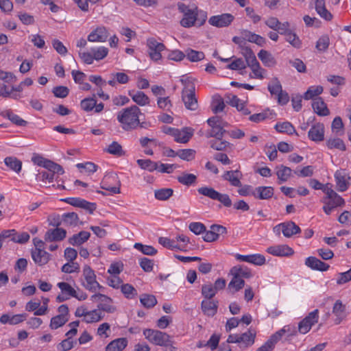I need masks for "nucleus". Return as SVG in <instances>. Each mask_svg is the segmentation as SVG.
Returning <instances> with one entry per match:
<instances>
[{
    "label": "nucleus",
    "mask_w": 351,
    "mask_h": 351,
    "mask_svg": "<svg viewBox=\"0 0 351 351\" xmlns=\"http://www.w3.org/2000/svg\"><path fill=\"white\" fill-rule=\"evenodd\" d=\"M225 108L223 99L219 95H215L213 101V111L214 113L222 112Z\"/></svg>",
    "instance_id": "58"
},
{
    "label": "nucleus",
    "mask_w": 351,
    "mask_h": 351,
    "mask_svg": "<svg viewBox=\"0 0 351 351\" xmlns=\"http://www.w3.org/2000/svg\"><path fill=\"white\" fill-rule=\"evenodd\" d=\"M216 293L217 291L212 285H204L202 287V294L206 300L213 298Z\"/></svg>",
    "instance_id": "63"
},
{
    "label": "nucleus",
    "mask_w": 351,
    "mask_h": 351,
    "mask_svg": "<svg viewBox=\"0 0 351 351\" xmlns=\"http://www.w3.org/2000/svg\"><path fill=\"white\" fill-rule=\"evenodd\" d=\"M105 151L110 154L116 156H122L125 155V152L122 149V146L117 141H113L108 145Z\"/></svg>",
    "instance_id": "42"
},
{
    "label": "nucleus",
    "mask_w": 351,
    "mask_h": 351,
    "mask_svg": "<svg viewBox=\"0 0 351 351\" xmlns=\"http://www.w3.org/2000/svg\"><path fill=\"white\" fill-rule=\"evenodd\" d=\"M279 334L272 335L270 338L260 348H258L256 351H271L276 343L278 342V337Z\"/></svg>",
    "instance_id": "49"
},
{
    "label": "nucleus",
    "mask_w": 351,
    "mask_h": 351,
    "mask_svg": "<svg viewBox=\"0 0 351 351\" xmlns=\"http://www.w3.org/2000/svg\"><path fill=\"white\" fill-rule=\"evenodd\" d=\"M322 202L324 204L323 210L328 215H330L337 207L343 206L345 204L344 199L338 194H335L331 198H323Z\"/></svg>",
    "instance_id": "11"
},
{
    "label": "nucleus",
    "mask_w": 351,
    "mask_h": 351,
    "mask_svg": "<svg viewBox=\"0 0 351 351\" xmlns=\"http://www.w3.org/2000/svg\"><path fill=\"white\" fill-rule=\"evenodd\" d=\"M177 5L179 12L183 14L180 21L182 27L185 28L193 26L201 27L206 23L208 18L207 12L199 10L195 5H187L179 2Z\"/></svg>",
    "instance_id": "1"
},
{
    "label": "nucleus",
    "mask_w": 351,
    "mask_h": 351,
    "mask_svg": "<svg viewBox=\"0 0 351 351\" xmlns=\"http://www.w3.org/2000/svg\"><path fill=\"white\" fill-rule=\"evenodd\" d=\"M256 333L251 330H248L247 332L239 335V340L241 347H248L254 344L255 340Z\"/></svg>",
    "instance_id": "29"
},
{
    "label": "nucleus",
    "mask_w": 351,
    "mask_h": 351,
    "mask_svg": "<svg viewBox=\"0 0 351 351\" xmlns=\"http://www.w3.org/2000/svg\"><path fill=\"white\" fill-rule=\"evenodd\" d=\"M143 335L151 343L165 348V351H175L172 337L167 333L158 330L147 328L143 330Z\"/></svg>",
    "instance_id": "3"
},
{
    "label": "nucleus",
    "mask_w": 351,
    "mask_h": 351,
    "mask_svg": "<svg viewBox=\"0 0 351 351\" xmlns=\"http://www.w3.org/2000/svg\"><path fill=\"white\" fill-rule=\"evenodd\" d=\"M4 162L7 167L16 173H19L21 170L22 162L21 160L14 156L6 157Z\"/></svg>",
    "instance_id": "38"
},
{
    "label": "nucleus",
    "mask_w": 351,
    "mask_h": 351,
    "mask_svg": "<svg viewBox=\"0 0 351 351\" xmlns=\"http://www.w3.org/2000/svg\"><path fill=\"white\" fill-rule=\"evenodd\" d=\"M201 306L204 314L208 316H213L217 313L218 302L210 300H204L202 302Z\"/></svg>",
    "instance_id": "28"
},
{
    "label": "nucleus",
    "mask_w": 351,
    "mask_h": 351,
    "mask_svg": "<svg viewBox=\"0 0 351 351\" xmlns=\"http://www.w3.org/2000/svg\"><path fill=\"white\" fill-rule=\"evenodd\" d=\"M305 265L313 270H317L320 271H327L330 265L324 262L320 261L315 256H309L305 260Z\"/></svg>",
    "instance_id": "17"
},
{
    "label": "nucleus",
    "mask_w": 351,
    "mask_h": 351,
    "mask_svg": "<svg viewBox=\"0 0 351 351\" xmlns=\"http://www.w3.org/2000/svg\"><path fill=\"white\" fill-rule=\"evenodd\" d=\"M226 125L227 123H224L215 127H212L211 129L206 132V136L207 138L214 137L217 139L222 138L224 134L227 132V131L223 129Z\"/></svg>",
    "instance_id": "35"
},
{
    "label": "nucleus",
    "mask_w": 351,
    "mask_h": 351,
    "mask_svg": "<svg viewBox=\"0 0 351 351\" xmlns=\"http://www.w3.org/2000/svg\"><path fill=\"white\" fill-rule=\"evenodd\" d=\"M128 95L136 104L144 106L149 104V98L142 91L129 90Z\"/></svg>",
    "instance_id": "25"
},
{
    "label": "nucleus",
    "mask_w": 351,
    "mask_h": 351,
    "mask_svg": "<svg viewBox=\"0 0 351 351\" xmlns=\"http://www.w3.org/2000/svg\"><path fill=\"white\" fill-rule=\"evenodd\" d=\"M147 46L149 56L152 60L158 61L161 59V52L165 49L163 43L157 41L154 38H150L147 40Z\"/></svg>",
    "instance_id": "7"
},
{
    "label": "nucleus",
    "mask_w": 351,
    "mask_h": 351,
    "mask_svg": "<svg viewBox=\"0 0 351 351\" xmlns=\"http://www.w3.org/2000/svg\"><path fill=\"white\" fill-rule=\"evenodd\" d=\"M210 147L217 151L225 150L229 145L230 143L226 141H223L222 138L210 141Z\"/></svg>",
    "instance_id": "59"
},
{
    "label": "nucleus",
    "mask_w": 351,
    "mask_h": 351,
    "mask_svg": "<svg viewBox=\"0 0 351 351\" xmlns=\"http://www.w3.org/2000/svg\"><path fill=\"white\" fill-rule=\"evenodd\" d=\"M69 317L56 315L51 319L49 326L51 329L55 330L64 326L68 321Z\"/></svg>",
    "instance_id": "52"
},
{
    "label": "nucleus",
    "mask_w": 351,
    "mask_h": 351,
    "mask_svg": "<svg viewBox=\"0 0 351 351\" xmlns=\"http://www.w3.org/2000/svg\"><path fill=\"white\" fill-rule=\"evenodd\" d=\"M273 115L272 111L269 109H267L262 112L256 113L251 115L249 119L254 123H259L266 119H271Z\"/></svg>",
    "instance_id": "45"
},
{
    "label": "nucleus",
    "mask_w": 351,
    "mask_h": 351,
    "mask_svg": "<svg viewBox=\"0 0 351 351\" xmlns=\"http://www.w3.org/2000/svg\"><path fill=\"white\" fill-rule=\"evenodd\" d=\"M128 345L126 338H118L110 342L106 347V351H122Z\"/></svg>",
    "instance_id": "31"
},
{
    "label": "nucleus",
    "mask_w": 351,
    "mask_h": 351,
    "mask_svg": "<svg viewBox=\"0 0 351 351\" xmlns=\"http://www.w3.org/2000/svg\"><path fill=\"white\" fill-rule=\"evenodd\" d=\"M276 130L279 132H286L289 134H292L295 132V130L293 125L289 122H283L282 123H277L275 125Z\"/></svg>",
    "instance_id": "56"
},
{
    "label": "nucleus",
    "mask_w": 351,
    "mask_h": 351,
    "mask_svg": "<svg viewBox=\"0 0 351 351\" xmlns=\"http://www.w3.org/2000/svg\"><path fill=\"white\" fill-rule=\"evenodd\" d=\"M104 317V314L99 311V309H94L93 311H88L86 318L83 319V321L86 323L97 322L102 319Z\"/></svg>",
    "instance_id": "36"
},
{
    "label": "nucleus",
    "mask_w": 351,
    "mask_h": 351,
    "mask_svg": "<svg viewBox=\"0 0 351 351\" xmlns=\"http://www.w3.org/2000/svg\"><path fill=\"white\" fill-rule=\"evenodd\" d=\"M83 277L84 280L82 281L83 287L91 292H96L97 290H103L104 288L99 285L96 280V275L95 271L89 265H86L83 268Z\"/></svg>",
    "instance_id": "5"
},
{
    "label": "nucleus",
    "mask_w": 351,
    "mask_h": 351,
    "mask_svg": "<svg viewBox=\"0 0 351 351\" xmlns=\"http://www.w3.org/2000/svg\"><path fill=\"white\" fill-rule=\"evenodd\" d=\"M327 146L329 149L336 148L341 151L346 150V145L343 141L339 138H330L328 140Z\"/></svg>",
    "instance_id": "61"
},
{
    "label": "nucleus",
    "mask_w": 351,
    "mask_h": 351,
    "mask_svg": "<svg viewBox=\"0 0 351 351\" xmlns=\"http://www.w3.org/2000/svg\"><path fill=\"white\" fill-rule=\"evenodd\" d=\"M315 10L317 14L325 20L330 21L332 19V16L326 10L324 0H315Z\"/></svg>",
    "instance_id": "33"
},
{
    "label": "nucleus",
    "mask_w": 351,
    "mask_h": 351,
    "mask_svg": "<svg viewBox=\"0 0 351 351\" xmlns=\"http://www.w3.org/2000/svg\"><path fill=\"white\" fill-rule=\"evenodd\" d=\"M233 276L231 281L228 284V289L230 290H233L232 292L239 291L245 285V281L243 278L238 277L235 274H232Z\"/></svg>",
    "instance_id": "41"
},
{
    "label": "nucleus",
    "mask_w": 351,
    "mask_h": 351,
    "mask_svg": "<svg viewBox=\"0 0 351 351\" xmlns=\"http://www.w3.org/2000/svg\"><path fill=\"white\" fill-rule=\"evenodd\" d=\"M177 180L182 184L190 186L196 182L197 177L194 174L183 172Z\"/></svg>",
    "instance_id": "44"
},
{
    "label": "nucleus",
    "mask_w": 351,
    "mask_h": 351,
    "mask_svg": "<svg viewBox=\"0 0 351 351\" xmlns=\"http://www.w3.org/2000/svg\"><path fill=\"white\" fill-rule=\"evenodd\" d=\"M193 134V130L190 128H184L182 130L177 129L173 134L175 141L180 143H187Z\"/></svg>",
    "instance_id": "21"
},
{
    "label": "nucleus",
    "mask_w": 351,
    "mask_h": 351,
    "mask_svg": "<svg viewBox=\"0 0 351 351\" xmlns=\"http://www.w3.org/2000/svg\"><path fill=\"white\" fill-rule=\"evenodd\" d=\"M312 107L318 115L326 116L330 113L326 104L321 97H317L313 99Z\"/></svg>",
    "instance_id": "26"
},
{
    "label": "nucleus",
    "mask_w": 351,
    "mask_h": 351,
    "mask_svg": "<svg viewBox=\"0 0 351 351\" xmlns=\"http://www.w3.org/2000/svg\"><path fill=\"white\" fill-rule=\"evenodd\" d=\"M274 230L275 232H279L281 230L283 235L288 238L301 231L300 228L293 221L281 223L276 226Z\"/></svg>",
    "instance_id": "12"
},
{
    "label": "nucleus",
    "mask_w": 351,
    "mask_h": 351,
    "mask_svg": "<svg viewBox=\"0 0 351 351\" xmlns=\"http://www.w3.org/2000/svg\"><path fill=\"white\" fill-rule=\"evenodd\" d=\"M185 56L191 62H198L205 58L204 52L195 51L192 49H187L185 51Z\"/></svg>",
    "instance_id": "43"
},
{
    "label": "nucleus",
    "mask_w": 351,
    "mask_h": 351,
    "mask_svg": "<svg viewBox=\"0 0 351 351\" xmlns=\"http://www.w3.org/2000/svg\"><path fill=\"white\" fill-rule=\"evenodd\" d=\"M140 113L141 110L138 106H132L120 111L117 114V120L121 123L124 130H132L140 125L138 117Z\"/></svg>",
    "instance_id": "2"
},
{
    "label": "nucleus",
    "mask_w": 351,
    "mask_h": 351,
    "mask_svg": "<svg viewBox=\"0 0 351 351\" xmlns=\"http://www.w3.org/2000/svg\"><path fill=\"white\" fill-rule=\"evenodd\" d=\"M91 52L94 56L95 60H100L107 56L108 49L104 47H99L98 48H92Z\"/></svg>",
    "instance_id": "62"
},
{
    "label": "nucleus",
    "mask_w": 351,
    "mask_h": 351,
    "mask_svg": "<svg viewBox=\"0 0 351 351\" xmlns=\"http://www.w3.org/2000/svg\"><path fill=\"white\" fill-rule=\"evenodd\" d=\"M350 179L345 170H338L335 173V180L337 189L339 192H344L348 189V182Z\"/></svg>",
    "instance_id": "14"
},
{
    "label": "nucleus",
    "mask_w": 351,
    "mask_h": 351,
    "mask_svg": "<svg viewBox=\"0 0 351 351\" xmlns=\"http://www.w3.org/2000/svg\"><path fill=\"white\" fill-rule=\"evenodd\" d=\"M234 19V16L229 13H224L211 16L208 19L210 25L217 27H225L229 26Z\"/></svg>",
    "instance_id": "10"
},
{
    "label": "nucleus",
    "mask_w": 351,
    "mask_h": 351,
    "mask_svg": "<svg viewBox=\"0 0 351 351\" xmlns=\"http://www.w3.org/2000/svg\"><path fill=\"white\" fill-rule=\"evenodd\" d=\"M276 176L278 178V183L281 184L286 182L291 176L292 169L283 165L277 166L276 168Z\"/></svg>",
    "instance_id": "24"
},
{
    "label": "nucleus",
    "mask_w": 351,
    "mask_h": 351,
    "mask_svg": "<svg viewBox=\"0 0 351 351\" xmlns=\"http://www.w3.org/2000/svg\"><path fill=\"white\" fill-rule=\"evenodd\" d=\"M173 190L171 189H160L156 190L154 192L155 198L158 200L165 201L173 195Z\"/></svg>",
    "instance_id": "50"
},
{
    "label": "nucleus",
    "mask_w": 351,
    "mask_h": 351,
    "mask_svg": "<svg viewBox=\"0 0 351 351\" xmlns=\"http://www.w3.org/2000/svg\"><path fill=\"white\" fill-rule=\"evenodd\" d=\"M258 57L266 66H274L276 64L273 56L266 50H261L258 53Z\"/></svg>",
    "instance_id": "34"
},
{
    "label": "nucleus",
    "mask_w": 351,
    "mask_h": 351,
    "mask_svg": "<svg viewBox=\"0 0 351 351\" xmlns=\"http://www.w3.org/2000/svg\"><path fill=\"white\" fill-rule=\"evenodd\" d=\"M136 162L138 166L143 169H146L151 172L158 169V163L149 159H138Z\"/></svg>",
    "instance_id": "48"
},
{
    "label": "nucleus",
    "mask_w": 351,
    "mask_h": 351,
    "mask_svg": "<svg viewBox=\"0 0 351 351\" xmlns=\"http://www.w3.org/2000/svg\"><path fill=\"white\" fill-rule=\"evenodd\" d=\"M274 195V188L271 186H258L255 188L254 198L268 199Z\"/></svg>",
    "instance_id": "27"
},
{
    "label": "nucleus",
    "mask_w": 351,
    "mask_h": 351,
    "mask_svg": "<svg viewBox=\"0 0 351 351\" xmlns=\"http://www.w3.org/2000/svg\"><path fill=\"white\" fill-rule=\"evenodd\" d=\"M140 302L142 305L147 308H153L157 304V300L154 295L144 293L140 297Z\"/></svg>",
    "instance_id": "39"
},
{
    "label": "nucleus",
    "mask_w": 351,
    "mask_h": 351,
    "mask_svg": "<svg viewBox=\"0 0 351 351\" xmlns=\"http://www.w3.org/2000/svg\"><path fill=\"white\" fill-rule=\"evenodd\" d=\"M241 176V173L239 170H235L226 171L222 176V178L224 180L228 181L232 186H241V182L240 181Z\"/></svg>",
    "instance_id": "23"
},
{
    "label": "nucleus",
    "mask_w": 351,
    "mask_h": 351,
    "mask_svg": "<svg viewBox=\"0 0 351 351\" xmlns=\"http://www.w3.org/2000/svg\"><path fill=\"white\" fill-rule=\"evenodd\" d=\"M279 334V336L278 337V341L282 338V337L287 334V337L294 336L297 334V330L295 327L291 326H285L282 329L279 330L276 332H275L274 335Z\"/></svg>",
    "instance_id": "57"
},
{
    "label": "nucleus",
    "mask_w": 351,
    "mask_h": 351,
    "mask_svg": "<svg viewBox=\"0 0 351 351\" xmlns=\"http://www.w3.org/2000/svg\"><path fill=\"white\" fill-rule=\"evenodd\" d=\"M66 236V231L60 228L49 229L45 234V242H56L62 241Z\"/></svg>",
    "instance_id": "15"
},
{
    "label": "nucleus",
    "mask_w": 351,
    "mask_h": 351,
    "mask_svg": "<svg viewBox=\"0 0 351 351\" xmlns=\"http://www.w3.org/2000/svg\"><path fill=\"white\" fill-rule=\"evenodd\" d=\"M267 252L274 256H288L293 254V250L291 247L287 245H279L269 247Z\"/></svg>",
    "instance_id": "18"
},
{
    "label": "nucleus",
    "mask_w": 351,
    "mask_h": 351,
    "mask_svg": "<svg viewBox=\"0 0 351 351\" xmlns=\"http://www.w3.org/2000/svg\"><path fill=\"white\" fill-rule=\"evenodd\" d=\"M324 88L322 86H310L304 93L303 98L305 100L315 99L314 97L322 93Z\"/></svg>",
    "instance_id": "40"
},
{
    "label": "nucleus",
    "mask_w": 351,
    "mask_h": 351,
    "mask_svg": "<svg viewBox=\"0 0 351 351\" xmlns=\"http://www.w3.org/2000/svg\"><path fill=\"white\" fill-rule=\"evenodd\" d=\"M57 286L61 290L62 294H65L69 298L75 296V290L67 282H58Z\"/></svg>",
    "instance_id": "54"
},
{
    "label": "nucleus",
    "mask_w": 351,
    "mask_h": 351,
    "mask_svg": "<svg viewBox=\"0 0 351 351\" xmlns=\"http://www.w3.org/2000/svg\"><path fill=\"white\" fill-rule=\"evenodd\" d=\"M134 247L145 255L154 256L157 253V250L152 245H146L140 243H136Z\"/></svg>",
    "instance_id": "53"
},
{
    "label": "nucleus",
    "mask_w": 351,
    "mask_h": 351,
    "mask_svg": "<svg viewBox=\"0 0 351 351\" xmlns=\"http://www.w3.org/2000/svg\"><path fill=\"white\" fill-rule=\"evenodd\" d=\"M52 93L56 97L65 98L69 93V89L64 86H58L53 88Z\"/></svg>",
    "instance_id": "64"
},
{
    "label": "nucleus",
    "mask_w": 351,
    "mask_h": 351,
    "mask_svg": "<svg viewBox=\"0 0 351 351\" xmlns=\"http://www.w3.org/2000/svg\"><path fill=\"white\" fill-rule=\"evenodd\" d=\"M0 115L4 118L8 119L12 123L19 126H24L27 123L19 116L14 114L11 110H3L0 112Z\"/></svg>",
    "instance_id": "30"
},
{
    "label": "nucleus",
    "mask_w": 351,
    "mask_h": 351,
    "mask_svg": "<svg viewBox=\"0 0 351 351\" xmlns=\"http://www.w3.org/2000/svg\"><path fill=\"white\" fill-rule=\"evenodd\" d=\"M108 37L107 29L104 26L97 27L88 36L89 42H105Z\"/></svg>",
    "instance_id": "16"
},
{
    "label": "nucleus",
    "mask_w": 351,
    "mask_h": 351,
    "mask_svg": "<svg viewBox=\"0 0 351 351\" xmlns=\"http://www.w3.org/2000/svg\"><path fill=\"white\" fill-rule=\"evenodd\" d=\"M199 194L208 197L213 200H217L226 207L232 206V200L228 194L220 193L215 191L213 188L203 186L197 189Z\"/></svg>",
    "instance_id": "6"
},
{
    "label": "nucleus",
    "mask_w": 351,
    "mask_h": 351,
    "mask_svg": "<svg viewBox=\"0 0 351 351\" xmlns=\"http://www.w3.org/2000/svg\"><path fill=\"white\" fill-rule=\"evenodd\" d=\"M231 274H235L239 278H249L252 276L251 271L247 267L243 266H235L231 269Z\"/></svg>",
    "instance_id": "46"
},
{
    "label": "nucleus",
    "mask_w": 351,
    "mask_h": 351,
    "mask_svg": "<svg viewBox=\"0 0 351 351\" xmlns=\"http://www.w3.org/2000/svg\"><path fill=\"white\" fill-rule=\"evenodd\" d=\"M80 106L86 112L94 111L95 113L101 112L104 108L103 103L97 104L95 95L93 97H88L82 99L80 102Z\"/></svg>",
    "instance_id": "13"
},
{
    "label": "nucleus",
    "mask_w": 351,
    "mask_h": 351,
    "mask_svg": "<svg viewBox=\"0 0 351 351\" xmlns=\"http://www.w3.org/2000/svg\"><path fill=\"white\" fill-rule=\"evenodd\" d=\"M180 82L184 86L182 92V99L185 107L190 110H195L198 108L197 99L195 97V86L193 80L190 77H183Z\"/></svg>",
    "instance_id": "4"
},
{
    "label": "nucleus",
    "mask_w": 351,
    "mask_h": 351,
    "mask_svg": "<svg viewBox=\"0 0 351 351\" xmlns=\"http://www.w3.org/2000/svg\"><path fill=\"white\" fill-rule=\"evenodd\" d=\"M332 313L336 317L335 319V324H339L346 317V306L341 300H337L332 307Z\"/></svg>",
    "instance_id": "22"
},
{
    "label": "nucleus",
    "mask_w": 351,
    "mask_h": 351,
    "mask_svg": "<svg viewBox=\"0 0 351 351\" xmlns=\"http://www.w3.org/2000/svg\"><path fill=\"white\" fill-rule=\"evenodd\" d=\"M121 292L129 299L134 298L137 295L134 287L130 284H124L121 286Z\"/></svg>",
    "instance_id": "60"
},
{
    "label": "nucleus",
    "mask_w": 351,
    "mask_h": 351,
    "mask_svg": "<svg viewBox=\"0 0 351 351\" xmlns=\"http://www.w3.org/2000/svg\"><path fill=\"white\" fill-rule=\"evenodd\" d=\"M90 234L86 231H81L73 234L69 239V243L72 245H80L86 242L90 237Z\"/></svg>",
    "instance_id": "32"
},
{
    "label": "nucleus",
    "mask_w": 351,
    "mask_h": 351,
    "mask_svg": "<svg viewBox=\"0 0 351 351\" xmlns=\"http://www.w3.org/2000/svg\"><path fill=\"white\" fill-rule=\"evenodd\" d=\"M285 36L286 41L290 43L293 47L299 49L302 47V41L292 30L285 35Z\"/></svg>",
    "instance_id": "51"
},
{
    "label": "nucleus",
    "mask_w": 351,
    "mask_h": 351,
    "mask_svg": "<svg viewBox=\"0 0 351 351\" xmlns=\"http://www.w3.org/2000/svg\"><path fill=\"white\" fill-rule=\"evenodd\" d=\"M319 311L317 309L308 313L298 324V331L302 334L307 333L311 327L318 322Z\"/></svg>",
    "instance_id": "9"
},
{
    "label": "nucleus",
    "mask_w": 351,
    "mask_h": 351,
    "mask_svg": "<svg viewBox=\"0 0 351 351\" xmlns=\"http://www.w3.org/2000/svg\"><path fill=\"white\" fill-rule=\"evenodd\" d=\"M90 300L93 302H100L97 305V308L99 309L101 312L105 311L112 313L116 310V308L111 304L112 300L104 294L95 293L90 297Z\"/></svg>",
    "instance_id": "8"
},
{
    "label": "nucleus",
    "mask_w": 351,
    "mask_h": 351,
    "mask_svg": "<svg viewBox=\"0 0 351 351\" xmlns=\"http://www.w3.org/2000/svg\"><path fill=\"white\" fill-rule=\"evenodd\" d=\"M62 221L64 225L76 226L78 224L79 217L74 212L66 213L62 215Z\"/></svg>",
    "instance_id": "37"
},
{
    "label": "nucleus",
    "mask_w": 351,
    "mask_h": 351,
    "mask_svg": "<svg viewBox=\"0 0 351 351\" xmlns=\"http://www.w3.org/2000/svg\"><path fill=\"white\" fill-rule=\"evenodd\" d=\"M195 150L192 149H179L178 151V156L182 160L191 161L195 158Z\"/></svg>",
    "instance_id": "55"
},
{
    "label": "nucleus",
    "mask_w": 351,
    "mask_h": 351,
    "mask_svg": "<svg viewBox=\"0 0 351 351\" xmlns=\"http://www.w3.org/2000/svg\"><path fill=\"white\" fill-rule=\"evenodd\" d=\"M268 90L271 95H277L282 90V87L280 82L277 77H273L269 82L267 86Z\"/></svg>",
    "instance_id": "47"
},
{
    "label": "nucleus",
    "mask_w": 351,
    "mask_h": 351,
    "mask_svg": "<svg viewBox=\"0 0 351 351\" xmlns=\"http://www.w3.org/2000/svg\"><path fill=\"white\" fill-rule=\"evenodd\" d=\"M308 136L311 141H322L324 138V126L322 123L313 125L308 132Z\"/></svg>",
    "instance_id": "19"
},
{
    "label": "nucleus",
    "mask_w": 351,
    "mask_h": 351,
    "mask_svg": "<svg viewBox=\"0 0 351 351\" xmlns=\"http://www.w3.org/2000/svg\"><path fill=\"white\" fill-rule=\"evenodd\" d=\"M32 258L36 264L43 266L50 260L51 255L44 250H32Z\"/></svg>",
    "instance_id": "20"
}]
</instances>
